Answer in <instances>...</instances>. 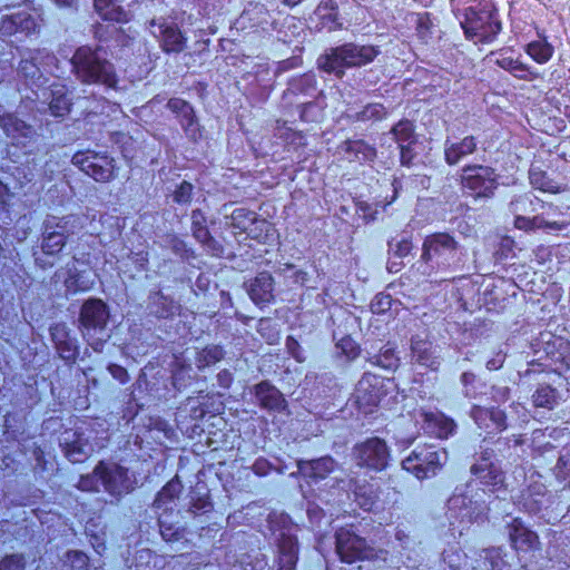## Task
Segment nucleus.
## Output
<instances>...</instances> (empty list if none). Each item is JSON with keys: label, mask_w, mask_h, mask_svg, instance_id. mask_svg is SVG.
Returning <instances> with one entry per match:
<instances>
[{"label": "nucleus", "mask_w": 570, "mask_h": 570, "mask_svg": "<svg viewBox=\"0 0 570 570\" xmlns=\"http://www.w3.org/2000/svg\"><path fill=\"white\" fill-rule=\"evenodd\" d=\"M72 72L83 83H99L115 88L117 76L115 68L100 52L83 46L76 50L71 60Z\"/></svg>", "instance_id": "obj_1"}, {"label": "nucleus", "mask_w": 570, "mask_h": 570, "mask_svg": "<svg viewBox=\"0 0 570 570\" xmlns=\"http://www.w3.org/2000/svg\"><path fill=\"white\" fill-rule=\"evenodd\" d=\"M461 27L468 39L490 43L502 30L497 8L490 1H480L465 8Z\"/></svg>", "instance_id": "obj_2"}, {"label": "nucleus", "mask_w": 570, "mask_h": 570, "mask_svg": "<svg viewBox=\"0 0 570 570\" xmlns=\"http://www.w3.org/2000/svg\"><path fill=\"white\" fill-rule=\"evenodd\" d=\"M465 256L463 246L449 233H433L423 240L421 257L438 269H455L461 266Z\"/></svg>", "instance_id": "obj_3"}, {"label": "nucleus", "mask_w": 570, "mask_h": 570, "mask_svg": "<svg viewBox=\"0 0 570 570\" xmlns=\"http://www.w3.org/2000/svg\"><path fill=\"white\" fill-rule=\"evenodd\" d=\"M110 317L107 304L99 298L87 299L81 307L79 322L82 337L95 352H101L110 338L107 324Z\"/></svg>", "instance_id": "obj_4"}, {"label": "nucleus", "mask_w": 570, "mask_h": 570, "mask_svg": "<svg viewBox=\"0 0 570 570\" xmlns=\"http://www.w3.org/2000/svg\"><path fill=\"white\" fill-rule=\"evenodd\" d=\"M87 216L69 215L62 218H48L43 223L41 250L45 255L56 256L66 245L69 236L85 228Z\"/></svg>", "instance_id": "obj_5"}, {"label": "nucleus", "mask_w": 570, "mask_h": 570, "mask_svg": "<svg viewBox=\"0 0 570 570\" xmlns=\"http://www.w3.org/2000/svg\"><path fill=\"white\" fill-rule=\"evenodd\" d=\"M57 58L47 49H27L21 53L18 73L31 86L46 82L45 73H53Z\"/></svg>", "instance_id": "obj_6"}, {"label": "nucleus", "mask_w": 570, "mask_h": 570, "mask_svg": "<svg viewBox=\"0 0 570 570\" xmlns=\"http://www.w3.org/2000/svg\"><path fill=\"white\" fill-rule=\"evenodd\" d=\"M445 450H436L434 445L416 446L412 453L402 461V468L413 473L417 479L434 475L446 462Z\"/></svg>", "instance_id": "obj_7"}, {"label": "nucleus", "mask_w": 570, "mask_h": 570, "mask_svg": "<svg viewBox=\"0 0 570 570\" xmlns=\"http://www.w3.org/2000/svg\"><path fill=\"white\" fill-rule=\"evenodd\" d=\"M91 434L92 430L82 428L66 430L61 434L60 445L70 462H81L96 449L104 446L96 438L92 439Z\"/></svg>", "instance_id": "obj_8"}, {"label": "nucleus", "mask_w": 570, "mask_h": 570, "mask_svg": "<svg viewBox=\"0 0 570 570\" xmlns=\"http://www.w3.org/2000/svg\"><path fill=\"white\" fill-rule=\"evenodd\" d=\"M72 164L97 181H109L116 176L115 160L106 154L91 150L78 151Z\"/></svg>", "instance_id": "obj_9"}, {"label": "nucleus", "mask_w": 570, "mask_h": 570, "mask_svg": "<svg viewBox=\"0 0 570 570\" xmlns=\"http://www.w3.org/2000/svg\"><path fill=\"white\" fill-rule=\"evenodd\" d=\"M72 164L97 181H109L116 176L115 160L106 154L91 150L78 151Z\"/></svg>", "instance_id": "obj_10"}, {"label": "nucleus", "mask_w": 570, "mask_h": 570, "mask_svg": "<svg viewBox=\"0 0 570 570\" xmlns=\"http://www.w3.org/2000/svg\"><path fill=\"white\" fill-rule=\"evenodd\" d=\"M463 188L475 198H490L498 187V175L488 166H466L461 177Z\"/></svg>", "instance_id": "obj_11"}, {"label": "nucleus", "mask_w": 570, "mask_h": 570, "mask_svg": "<svg viewBox=\"0 0 570 570\" xmlns=\"http://www.w3.org/2000/svg\"><path fill=\"white\" fill-rule=\"evenodd\" d=\"M389 460L390 450L383 439L374 436L358 444V468L381 472L386 469Z\"/></svg>", "instance_id": "obj_12"}, {"label": "nucleus", "mask_w": 570, "mask_h": 570, "mask_svg": "<svg viewBox=\"0 0 570 570\" xmlns=\"http://www.w3.org/2000/svg\"><path fill=\"white\" fill-rule=\"evenodd\" d=\"M40 13L36 9H22L3 16L0 20V32L4 36L16 33L31 35L39 31Z\"/></svg>", "instance_id": "obj_13"}, {"label": "nucleus", "mask_w": 570, "mask_h": 570, "mask_svg": "<svg viewBox=\"0 0 570 570\" xmlns=\"http://www.w3.org/2000/svg\"><path fill=\"white\" fill-rule=\"evenodd\" d=\"M96 474H99L101 485L111 495H121L131 490L128 471L116 463L100 462L96 466Z\"/></svg>", "instance_id": "obj_14"}, {"label": "nucleus", "mask_w": 570, "mask_h": 570, "mask_svg": "<svg viewBox=\"0 0 570 570\" xmlns=\"http://www.w3.org/2000/svg\"><path fill=\"white\" fill-rule=\"evenodd\" d=\"M0 126L13 145L26 149V153L31 151V147L37 140V134L30 125L13 114H4L0 116Z\"/></svg>", "instance_id": "obj_15"}, {"label": "nucleus", "mask_w": 570, "mask_h": 570, "mask_svg": "<svg viewBox=\"0 0 570 570\" xmlns=\"http://www.w3.org/2000/svg\"><path fill=\"white\" fill-rule=\"evenodd\" d=\"M492 451H484L480 462L471 466V473L483 485L490 487L492 491L500 490L504 485V474L499 465L491 462Z\"/></svg>", "instance_id": "obj_16"}, {"label": "nucleus", "mask_w": 570, "mask_h": 570, "mask_svg": "<svg viewBox=\"0 0 570 570\" xmlns=\"http://www.w3.org/2000/svg\"><path fill=\"white\" fill-rule=\"evenodd\" d=\"M356 65V52L353 45H345L336 48L331 55L318 59V66L327 72H334L341 77L345 68H353Z\"/></svg>", "instance_id": "obj_17"}, {"label": "nucleus", "mask_w": 570, "mask_h": 570, "mask_svg": "<svg viewBox=\"0 0 570 570\" xmlns=\"http://www.w3.org/2000/svg\"><path fill=\"white\" fill-rule=\"evenodd\" d=\"M150 31L159 39L164 51L177 53L184 50L186 39L175 24L153 20L150 22Z\"/></svg>", "instance_id": "obj_18"}, {"label": "nucleus", "mask_w": 570, "mask_h": 570, "mask_svg": "<svg viewBox=\"0 0 570 570\" xmlns=\"http://www.w3.org/2000/svg\"><path fill=\"white\" fill-rule=\"evenodd\" d=\"M42 102L38 110H46V106L50 114L55 117H63L70 111L71 101L68 91L63 85H52L50 89L42 90Z\"/></svg>", "instance_id": "obj_19"}, {"label": "nucleus", "mask_w": 570, "mask_h": 570, "mask_svg": "<svg viewBox=\"0 0 570 570\" xmlns=\"http://www.w3.org/2000/svg\"><path fill=\"white\" fill-rule=\"evenodd\" d=\"M255 397L258 404L269 412H284L287 409V402L283 394L272 385L269 382L264 381L255 385Z\"/></svg>", "instance_id": "obj_20"}, {"label": "nucleus", "mask_w": 570, "mask_h": 570, "mask_svg": "<svg viewBox=\"0 0 570 570\" xmlns=\"http://www.w3.org/2000/svg\"><path fill=\"white\" fill-rule=\"evenodd\" d=\"M412 358L415 363L431 371L440 367V355L436 353L433 343L420 336H413L411 340Z\"/></svg>", "instance_id": "obj_21"}, {"label": "nucleus", "mask_w": 570, "mask_h": 570, "mask_svg": "<svg viewBox=\"0 0 570 570\" xmlns=\"http://www.w3.org/2000/svg\"><path fill=\"white\" fill-rule=\"evenodd\" d=\"M247 293L256 304H269L274 301V279L267 272L257 274L247 284Z\"/></svg>", "instance_id": "obj_22"}, {"label": "nucleus", "mask_w": 570, "mask_h": 570, "mask_svg": "<svg viewBox=\"0 0 570 570\" xmlns=\"http://www.w3.org/2000/svg\"><path fill=\"white\" fill-rule=\"evenodd\" d=\"M95 282L96 274L91 271H79L75 261L67 264L63 283L68 293L87 292L94 287Z\"/></svg>", "instance_id": "obj_23"}, {"label": "nucleus", "mask_w": 570, "mask_h": 570, "mask_svg": "<svg viewBox=\"0 0 570 570\" xmlns=\"http://www.w3.org/2000/svg\"><path fill=\"white\" fill-rule=\"evenodd\" d=\"M278 550V570H295L298 560V546L289 529L279 533Z\"/></svg>", "instance_id": "obj_24"}, {"label": "nucleus", "mask_w": 570, "mask_h": 570, "mask_svg": "<svg viewBox=\"0 0 570 570\" xmlns=\"http://www.w3.org/2000/svg\"><path fill=\"white\" fill-rule=\"evenodd\" d=\"M471 415L479 428L489 429L492 426L499 432L507 429V415L501 409L473 406Z\"/></svg>", "instance_id": "obj_25"}, {"label": "nucleus", "mask_w": 570, "mask_h": 570, "mask_svg": "<svg viewBox=\"0 0 570 570\" xmlns=\"http://www.w3.org/2000/svg\"><path fill=\"white\" fill-rule=\"evenodd\" d=\"M509 535L517 550H531L539 544L538 534L529 530L519 518L512 520Z\"/></svg>", "instance_id": "obj_26"}, {"label": "nucleus", "mask_w": 570, "mask_h": 570, "mask_svg": "<svg viewBox=\"0 0 570 570\" xmlns=\"http://www.w3.org/2000/svg\"><path fill=\"white\" fill-rule=\"evenodd\" d=\"M424 416V429L428 433L439 439H446L453 434L455 423L452 419L446 417L442 413L426 412Z\"/></svg>", "instance_id": "obj_27"}, {"label": "nucleus", "mask_w": 570, "mask_h": 570, "mask_svg": "<svg viewBox=\"0 0 570 570\" xmlns=\"http://www.w3.org/2000/svg\"><path fill=\"white\" fill-rule=\"evenodd\" d=\"M476 149V140L473 136H466L459 142H445L444 157L445 161L453 166L464 157L473 154Z\"/></svg>", "instance_id": "obj_28"}, {"label": "nucleus", "mask_w": 570, "mask_h": 570, "mask_svg": "<svg viewBox=\"0 0 570 570\" xmlns=\"http://www.w3.org/2000/svg\"><path fill=\"white\" fill-rule=\"evenodd\" d=\"M298 473L311 479H324L334 469V461L330 456L316 460L297 461Z\"/></svg>", "instance_id": "obj_29"}, {"label": "nucleus", "mask_w": 570, "mask_h": 570, "mask_svg": "<svg viewBox=\"0 0 570 570\" xmlns=\"http://www.w3.org/2000/svg\"><path fill=\"white\" fill-rule=\"evenodd\" d=\"M336 550L343 562L353 563L356 560V534L352 529L337 531Z\"/></svg>", "instance_id": "obj_30"}, {"label": "nucleus", "mask_w": 570, "mask_h": 570, "mask_svg": "<svg viewBox=\"0 0 570 570\" xmlns=\"http://www.w3.org/2000/svg\"><path fill=\"white\" fill-rule=\"evenodd\" d=\"M94 6L104 20L126 22L129 19L128 12L117 4L116 0H94Z\"/></svg>", "instance_id": "obj_31"}, {"label": "nucleus", "mask_w": 570, "mask_h": 570, "mask_svg": "<svg viewBox=\"0 0 570 570\" xmlns=\"http://www.w3.org/2000/svg\"><path fill=\"white\" fill-rule=\"evenodd\" d=\"M183 485L178 478H174L170 480L157 494L154 507L157 510L164 511H173V507H169L174 503L175 499L178 498L181 492Z\"/></svg>", "instance_id": "obj_32"}, {"label": "nucleus", "mask_w": 570, "mask_h": 570, "mask_svg": "<svg viewBox=\"0 0 570 570\" xmlns=\"http://www.w3.org/2000/svg\"><path fill=\"white\" fill-rule=\"evenodd\" d=\"M497 65L520 80L530 81L537 78V73L533 72L528 65L520 61L519 59H514L512 57H501L497 59Z\"/></svg>", "instance_id": "obj_33"}, {"label": "nucleus", "mask_w": 570, "mask_h": 570, "mask_svg": "<svg viewBox=\"0 0 570 570\" xmlns=\"http://www.w3.org/2000/svg\"><path fill=\"white\" fill-rule=\"evenodd\" d=\"M167 107L180 117V124L186 131L194 134L196 130L194 110L191 106L183 99L173 98Z\"/></svg>", "instance_id": "obj_34"}, {"label": "nucleus", "mask_w": 570, "mask_h": 570, "mask_svg": "<svg viewBox=\"0 0 570 570\" xmlns=\"http://www.w3.org/2000/svg\"><path fill=\"white\" fill-rule=\"evenodd\" d=\"M547 355L554 362L570 368V342L561 337H554L547 342Z\"/></svg>", "instance_id": "obj_35"}, {"label": "nucleus", "mask_w": 570, "mask_h": 570, "mask_svg": "<svg viewBox=\"0 0 570 570\" xmlns=\"http://www.w3.org/2000/svg\"><path fill=\"white\" fill-rule=\"evenodd\" d=\"M242 23L249 22L252 27H261L265 29L272 24L271 14L265 6L255 3L249 4L240 16Z\"/></svg>", "instance_id": "obj_36"}, {"label": "nucleus", "mask_w": 570, "mask_h": 570, "mask_svg": "<svg viewBox=\"0 0 570 570\" xmlns=\"http://www.w3.org/2000/svg\"><path fill=\"white\" fill-rule=\"evenodd\" d=\"M529 180L534 189L543 193L558 194L562 190V188L554 180L549 178L547 173L539 167L532 166L530 168Z\"/></svg>", "instance_id": "obj_37"}, {"label": "nucleus", "mask_w": 570, "mask_h": 570, "mask_svg": "<svg viewBox=\"0 0 570 570\" xmlns=\"http://www.w3.org/2000/svg\"><path fill=\"white\" fill-rule=\"evenodd\" d=\"M532 200L529 198L528 195H522L513 199L510 205L509 209L512 214L515 215L514 218V227L521 230H532L531 227V218L519 215L520 212H527L528 205H531Z\"/></svg>", "instance_id": "obj_38"}, {"label": "nucleus", "mask_w": 570, "mask_h": 570, "mask_svg": "<svg viewBox=\"0 0 570 570\" xmlns=\"http://www.w3.org/2000/svg\"><path fill=\"white\" fill-rule=\"evenodd\" d=\"M149 308L157 317L167 318L177 312L178 306L171 298L158 292L150 296Z\"/></svg>", "instance_id": "obj_39"}, {"label": "nucleus", "mask_w": 570, "mask_h": 570, "mask_svg": "<svg viewBox=\"0 0 570 570\" xmlns=\"http://www.w3.org/2000/svg\"><path fill=\"white\" fill-rule=\"evenodd\" d=\"M368 361L381 368L394 371L400 365V358L395 353V348L386 344L380 350L379 354L368 357Z\"/></svg>", "instance_id": "obj_40"}, {"label": "nucleus", "mask_w": 570, "mask_h": 570, "mask_svg": "<svg viewBox=\"0 0 570 570\" xmlns=\"http://www.w3.org/2000/svg\"><path fill=\"white\" fill-rule=\"evenodd\" d=\"M314 17L318 20L317 28L321 30H335L342 26L337 19V12L333 6L328 7L327 3H322L314 12Z\"/></svg>", "instance_id": "obj_41"}, {"label": "nucleus", "mask_w": 570, "mask_h": 570, "mask_svg": "<svg viewBox=\"0 0 570 570\" xmlns=\"http://www.w3.org/2000/svg\"><path fill=\"white\" fill-rule=\"evenodd\" d=\"M532 403L535 407L553 410L558 404V392L550 385H539L532 394Z\"/></svg>", "instance_id": "obj_42"}, {"label": "nucleus", "mask_w": 570, "mask_h": 570, "mask_svg": "<svg viewBox=\"0 0 570 570\" xmlns=\"http://www.w3.org/2000/svg\"><path fill=\"white\" fill-rule=\"evenodd\" d=\"M525 52L538 63H547L553 56L554 49L546 39L529 42Z\"/></svg>", "instance_id": "obj_43"}, {"label": "nucleus", "mask_w": 570, "mask_h": 570, "mask_svg": "<svg viewBox=\"0 0 570 570\" xmlns=\"http://www.w3.org/2000/svg\"><path fill=\"white\" fill-rule=\"evenodd\" d=\"M168 511H163L158 517L159 531L167 542L178 541L184 538L185 530L169 521Z\"/></svg>", "instance_id": "obj_44"}, {"label": "nucleus", "mask_w": 570, "mask_h": 570, "mask_svg": "<svg viewBox=\"0 0 570 570\" xmlns=\"http://www.w3.org/2000/svg\"><path fill=\"white\" fill-rule=\"evenodd\" d=\"M194 237L204 246V249L210 254L212 256L220 257L224 254V247L223 245L216 240L207 229V227L204 228H196L193 229Z\"/></svg>", "instance_id": "obj_45"}, {"label": "nucleus", "mask_w": 570, "mask_h": 570, "mask_svg": "<svg viewBox=\"0 0 570 570\" xmlns=\"http://www.w3.org/2000/svg\"><path fill=\"white\" fill-rule=\"evenodd\" d=\"M380 485L377 482L368 485H358V508L371 511L377 503Z\"/></svg>", "instance_id": "obj_46"}, {"label": "nucleus", "mask_w": 570, "mask_h": 570, "mask_svg": "<svg viewBox=\"0 0 570 570\" xmlns=\"http://www.w3.org/2000/svg\"><path fill=\"white\" fill-rule=\"evenodd\" d=\"M391 132L394 136L399 146L413 145L415 144L414 125L410 120H400L392 129Z\"/></svg>", "instance_id": "obj_47"}, {"label": "nucleus", "mask_w": 570, "mask_h": 570, "mask_svg": "<svg viewBox=\"0 0 570 570\" xmlns=\"http://www.w3.org/2000/svg\"><path fill=\"white\" fill-rule=\"evenodd\" d=\"M224 357V351L218 345H210L197 353L196 364L199 368L209 366Z\"/></svg>", "instance_id": "obj_48"}, {"label": "nucleus", "mask_w": 570, "mask_h": 570, "mask_svg": "<svg viewBox=\"0 0 570 570\" xmlns=\"http://www.w3.org/2000/svg\"><path fill=\"white\" fill-rule=\"evenodd\" d=\"M315 89V78L313 75H302L293 78L288 83V92L293 95L307 94Z\"/></svg>", "instance_id": "obj_49"}, {"label": "nucleus", "mask_w": 570, "mask_h": 570, "mask_svg": "<svg viewBox=\"0 0 570 570\" xmlns=\"http://www.w3.org/2000/svg\"><path fill=\"white\" fill-rule=\"evenodd\" d=\"M255 220L256 214L246 208H236L230 215V225L240 230H246Z\"/></svg>", "instance_id": "obj_50"}, {"label": "nucleus", "mask_w": 570, "mask_h": 570, "mask_svg": "<svg viewBox=\"0 0 570 570\" xmlns=\"http://www.w3.org/2000/svg\"><path fill=\"white\" fill-rule=\"evenodd\" d=\"M59 356L67 362H75L78 355V346L75 338H68L61 344L56 345Z\"/></svg>", "instance_id": "obj_51"}, {"label": "nucleus", "mask_w": 570, "mask_h": 570, "mask_svg": "<svg viewBox=\"0 0 570 570\" xmlns=\"http://www.w3.org/2000/svg\"><path fill=\"white\" fill-rule=\"evenodd\" d=\"M531 227L533 229H549L560 232L567 227L566 223L550 222L543 215H537L531 218Z\"/></svg>", "instance_id": "obj_52"}, {"label": "nucleus", "mask_w": 570, "mask_h": 570, "mask_svg": "<svg viewBox=\"0 0 570 570\" xmlns=\"http://www.w3.org/2000/svg\"><path fill=\"white\" fill-rule=\"evenodd\" d=\"M66 563L72 570H87L88 557L81 551H69L66 556Z\"/></svg>", "instance_id": "obj_53"}, {"label": "nucleus", "mask_w": 570, "mask_h": 570, "mask_svg": "<svg viewBox=\"0 0 570 570\" xmlns=\"http://www.w3.org/2000/svg\"><path fill=\"white\" fill-rule=\"evenodd\" d=\"M392 302L391 295L380 293L371 302V311L374 314H383L391 309Z\"/></svg>", "instance_id": "obj_54"}, {"label": "nucleus", "mask_w": 570, "mask_h": 570, "mask_svg": "<svg viewBox=\"0 0 570 570\" xmlns=\"http://www.w3.org/2000/svg\"><path fill=\"white\" fill-rule=\"evenodd\" d=\"M386 111L381 104H368L358 112V120L381 119L385 116Z\"/></svg>", "instance_id": "obj_55"}, {"label": "nucleus", "mask_w": 570, "mask_h": 570, "mask_svg": "<svg viewBox=\"0 0 570 570\" xmlns=\"http://www.w3.org/2000/svg\"><path fill=\"white\" fill-rule=\"evenodd\" d=\"M301 118L304 121H318L322 118V107L317 102H302Z\"/></svg>", "instance_id": "obj_56"}, {"label": "nucleus", "mask_w": 570, "mask_h": 570, "mask_svg": "<svg viewBox=\"0 0 570 570\" xmlns=\"http://www.w3.org/2000/svg\"><path fill=\"white\" fill-rule=\"evenodd\" d=\"M193 185L188 181H183L174 191L173 199L175 203L185 205L191 200Z\"/></svg>", "instance_id": "obj_57"}, {"label": "nucleus", "mask_w": 570, "mask_h": 570, "mask_svg": "<svg viewBox=\"0 0 570 570\" xmlns=\"http://www.w3.org/2000/svg\"><path fill=\"white\" fill-rule=\"evenodd\" d=\"M336 348L343 354L348 361L356 357V344L352 336L342 337L336 343Z\"/></svg>", "instance_id": "obj_58"}, {"label": "nucleus", "mask_w": 570, "mask_h": 570, "mask_svg": "<svg viewBox=\"0 0 570 570\" xmlns=\"http://www.w3.org/2000/svg\"><path fill=\"white\" fill-rule=\"evenodd\" d=\"M24 558L21 554H10L0 561V570H23Z\"/></svg>", "instance_id": "obj_59"}, {"label": "nucleus", "mask_w": 570, "mask_h": 570, "mask_svg": "<svg viewBox=\"0 0 570 570\" xmlns=\"http://www.w3.org/2000/svg\"><path fill=\"white\" fill-rule=\"evenodd\" d=\"M101 485L99 474H96V469L91 474L82 475L79 480L78 488L82 491H97Z\"/></svg>", "instance_id": "obj_60"}, {"label": "nucleus", "mask_w": 570, "mask_h": 570, "mask_svg": "<svg viewBox=\"0 0 570 570\" xmlns=\"http://www.w3.org/2000/svg\"><path fill=\"white\" fill-rule=\"evenodd\" d=\"M50 335H51L52 342L55 343V346L57 344H61L65 341H67L68 338H70L68 327L63 323L53 324L50 327Z\"/></svg>", "instance_id": "obj_61"}, {"label": "nucleus", "mask_w": 570, "mask_h": 570, "mask_svg": "<svg viewBox=\"0 0 570 570\" xmlns=\"http://www.w3.org/2000/svg\"><path fill=\"white\" fill-rule=\"evenodd\" d=\"M484 559L489 562L487 570H501L500 562L501 560V549H488L484 551Z\"/></svg>", "instance_id": "obj_62"}, {"label": "nucleus", "mask_w": 570, "mask_h": 570, "mask_svg": "<svg viewBox=\"0 0 570 570\" xmlns=\"http://www.w3.org/2000/svg\"><path fill=\"white\" fill-rule=\"evenodd\" d=\"M379 55L377 48L373 46H362L358 48V67L368 63Z\"/></svg>", "instance_id": "obj_63"}, {"label": "nucleus", "mask_w": 570, "mask_h": 570, "mask_svg": "<svg viewBox=\"0 0 570 570\" xmlns=\"http://www.w3.org/2000/svg\"><path fill=\"white\" fill-rule=\"evenodd\" d=\"M431 21L428 13L417 16L416 19V31L421 39L426 40L430 33Z\"/></svg>", "instance_id": "obj_64"}]
</instances>
